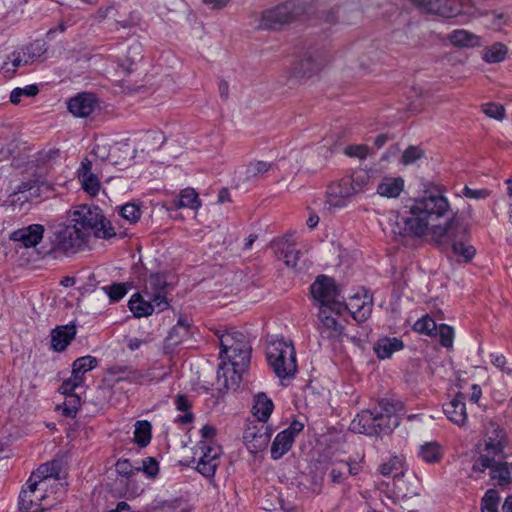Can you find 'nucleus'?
Returning <instances> with one entry per match:
<instances>
[{
    "label": "nucleus",
    "instance_id": "f257e3e1",
    "mask_svg": "<svg viewBox=\"0 0 512 512\" xmlns=\"http://www.w3.org/2000/svg\"><path fill=\"white\" fill-rule=\"evenodd\" d=\"M116 235L111 222L97 206L79 205L66 213L65 220L59 223L52 233L48 255L70 256L83 250L90 238L109 239Z\"/></svg>",
    "mask_w": 512,
    "mask_h": 512
},
{
    "label": "nucleus",
    "instance_id": "f03ea898",
    "mask_svg": "<svg viewBox=\"0 0 512 512\" xmlns=\"http://www.w3.org/2000/svg\"><path fill=\"white\" fill-rule=\"evenodd\" d=\"M402 403L387 398L377 400L371 409L362 410L350 424L353 432L367 436L388 435L400 424Z\"/></svg>",
    "mask_w": 512,
    "mask_h": 512
},
{
    "label": "nucleus",
    "instance_id": "7ed1b4c3",
    "mask_svg": "<svg viewBox=\"0 0 512 512\" xmlns=\"http://www.w3.org/2000/svg\"><path fill=\"white\" fill-rule=\"evenodd\" d=\"M451 212L448 199L441 193L429 194L414 202L410 207V215L402 217L399 224L405 235L423 237L431 227L436 226L434 221L447 216Z\"/></svg>",
    "mask_w": 512,
    "mask_h": 512
},
{
    "label": "nucleus",
    "instance_id": "20e7f679",
    "mask_svg": "<svg viewBox=\"0 0 512 512\" xmlns=\"http://www.w3.org/2000/svg\"><path fill=\"white\" fill-rule=\"evenodd\" d=\"M508 443L506 430L495 419L483 423V438L476 445L478 456L474 458L472 471L483 473L492 462V457H506L504 449Z\"/></svg>",
    "mask_w": 512,
    "mask_h": 512
},
{
    "label": "nucleus",
    "instance_id": "39448f33",
    "mask_svg": "<svg viewBox=\"0 0 512 512\" xmlns=\"http://www.w3.org/2000/svg\"><path fill=\"white\" fill-rule=\"evenodd\" d=\"M220 340V359H227L231 365L232 382L238 385L241 376L248 367L251 357V346L246 335L234 331L222 334Z\"/></svg>",
    "mask_w": 512,
    "mask_h": 512
},
{
    "label": "nucleus",
    "instance_id": "423d86ee",
    "mask_svg": "<svg viewBox=\"0 0 512 512\" xmlns=\"http://www.w3.org/2000/svg\"><path fill=\"white\" fill-rule=\"evenodd\" d=\"M266 356L274 373L281 380L294 377L297 372L296 352L293 343L276 340L267 347Z\"/></svg>",
    "mask_w": 512,
    "mask_h": 512
},
{
    "label": "nucleus",
    "instance_id": "0eeeda50",
    "mask_svg": "<svg viewBox=\"0 0 512 512\" xmlns=\"http://www.w3.org/2000/svg\"><path fill=\"white\" fill-rule=\"evenodd\" d=\"M303 12L304 8L298 0H288L264 10L258 28L264 30L280 29L282 26L293 22Z\"/></svg>",
    "mask_w": 512,
    "mask_h": 512
},
{
    "label": "nucleus",
    "instance_id": "6e6552de",
    "mask_svg": "<svg viewBox=\"0 0 512 512\" xmlns=\"http://www.w3.org/2000/svg\"><path fill=\"white\" fill-rule=\"evenodd\" d=\"M310 293L320 308L331 309L336 314L341 313L343 302L340 300V290L333 278L319 275L310 286Z\"/></svg>",
    "mask_w": 512,
    "mask_h": 512
},
{
    "label": "nucleus",
    "instance_id": "1a4fd4ad",
    "mask_svg": "<svg viewBox=\"0 0 512 512\" xmlns=\"http://www.w3.org/2000/svg\"><path fill=\"white\" fill-rule=\"evenodd\" d=\"M431 237L438 244L452 246L457 242L469 240V228L459 220L455 212L444 225L431 227Z\"/></svg>",
    "mask_w": 512,
    "mask_h": 512
},
{
    "label": "nucleus",
    "instance_id": "9d476101",
    "mask_svg": "<svg viewBox=\"0 0 512 512\" xmlns=\"http://www.w3.org/2000/svg\"><path fill=\"white\" fill-rule=\"evenodd\" d=\"M220 446L213 442L199 441L194 455L199 456L196 470L206 478H213L219 466Z\"/></svg>",
    "mask_w": 512,
    "mask_h": 512
},
{
    "label": "nucleus",
    "instance_id": "9b49d317",
    "mask_svg": "<svg viewBox=\"0 0 512 512\" xmlns=\"http://www.w3.org/2000/svg\"><path fill=\"white\" fill-rule=\"evenodd\" d=\"M47 498V490L40 486L35 488L30 485V480L22 487L19 498L18 508L20 512H42L53 504L44 505L43 501Z\"/></svg>",
    "mask_w": 512,
    "mask_h": 512
},
{
    "label": "nucleus",
    "instance_id": "f8f14e48",
    "mask_svg": "<svg viewBox=\"0 0 512 512\" xmlns=\"http://www.w3.org/2000/svg\"><path fill=\"white\" fill-rule=\"evenodd\" d=\"M272 436V430L263 422H251L247 425L243 439L251 453H258L267 448Z\"/></svg>",
    "mask_w": 512,
    "mask_h": 512
},
{
    "label": "nucleus",
    "instance_id": "ddd939ff",
    "mask_svg": "<svg viewBox=\"0 0 512 512\" xmlns=\"http://www.w3.org/2000/svg\"><path fill=\"white\" fill-rule=\"evenodd\" d=\"M304 429V424L300 421L294 420L290 425L279 432L271 444V458L279 460L282 458L293 446L296 436Z\"/></svg>",
    "mask_w": 512,
    "mask_h": 512
},
{
    "label": "nucleus",
    "instance_id": "4468645a",
    "mask_svg": "<svg viewBox=\"0 0 512 512\" xmlns=\"http://www.w3.org/2000/svg\"><path fill=\"white\" fill-rule=\"evenodd\" d=\"M167 277L163 272L151 273L146 280L145 293L156 304L157 310L163 311L168 308L167 301Z\"/></svg>",
    "mask_w": 512,
    "mask_h": 512
},
{
    "label": "nucleus",
    "instance_id": "2eb2a0df",
    "mask_svg": "<svg viewBox=\"0 0 512 512\" xmlns=\"http://www.w3.org/2000/svg\"><path fill=\"white\" fill-rule=\"evenodd\" d=\"M61 469L62 462L60 460H52L41 464L28 478L30 485L34 488L40 486L47 490L51 480L56 481L60 479Z\"/></svg>",
    "mask_w": 512,
    "mask_h": 512
},
{
    "label": "nucleus",
    "instance_id": "dca6fc26",
    "mask_svg": "<svg viewBox=\"0 0 512 512\" xmlns=\"http://www.w3.org/2000/svg\"><path fill=\"white\" fill-rule=\"evenodd\" d=\"M99 107V100L93 93L82 92L70 98L67 108L75 117L86 118Z\"/></svg>",
    "mask_w": 512,
    "mask_h": 512
},
{
    "label": "nucleus",
    "instance_id": "f3484780",
    "mask_svg": "<svg viewBox=\"0 0 512 512\" xmlns=\"http://www.w3.org/2000/svg\"><path fill=\"white\" fill-rule=\"evenodd\" d=\"M421 12L445 18L455 16L456 0H410Z\"/></svg>",
    "mask_w": 512,
    "mask_h": 512
},
{
    "label": "nucleus",
    "instance_id": "a211bd4d",
    "mask_svg": "<svg viewBox=\"0 0 512 512\" xmlns=\"http://www.w3.org/2000/svg\"><path fill=\"white\" fill-rule=\"evenodd\" d=\"M44 226L41 224H31L26 227L19 228L13 231L9 239L17 242L21 247L32 248L38 245L44 236Z\"/></svg>",
    "mask_w": 512,
    "mask_h": 512
},
{
    "label": "nucleus",
    "instance_id": "6ab92c4d",
    "mask_svg": "<svg viewBox=\"0 0 512 512\" xmlns=\"http://www.w3.org/2000/svg\"><path fill=\"white\" fill-rule=\"evenodd\" d=\"M272 248L277 257L282 259L287 267L297 269L300 251L296 248V244L290 236L274 240Z\"/></svg>",
    "mask_w": 512,
    "mask_h": 512
},
{
    "label": "nucleus",
    "instance_id": "aec40b11",
    "mask_svg": "<svg viewBox=\"0 0 512 512\" xmlns=\"http://www.w3.org/2000/svg\"><path fill=\"white\" fill-rule=\"evenodd\" d=\"M328 63L327 58L315 52L301 59L294 68V75L299 78H310L318 74Z\"/></svg>",
    "mask_w": 512,
    "mask_h": 512
},
{
    "label": "nucleus",
    "instance_id": "412c9836",
    "mask_svg": "<svg viewBox=\"0 0 512 512\" xmlns=\"http://www.w3.org/2000/svg\"><path fill=\"white\" fill-rule=\"evenodd\" d=\"M373 300L372 296L364 294L363 296L355 295L348 303L343 302L342 311L348 310L351 316L359 323L368 319L372 312Z\"/></svg>",
    "mask_w": 512,
    "mask_h": 512
},
{
    "label": "nucleus",
    "instance_id": "4be33fe9",
    "mask_svg": "<svg viewBox=\"0 0 512 512\" xmlns=\"http://www.w3.org/2000/svg\"><path fill=\"white\" fill-rule=\"evenodd\" d=\"M506 457H492L489 469L491 480L498 486L505 487L512 483V463L504 461Z\"/></svg>",
    "mask_w": 512,
    "mask_h": 512
},
{
    "label": "nucleus",
    "instance_id": "5701e85b",
    "mask_svg": "<svg viewBox=\"0 0 512 512\" xmlns=\"http://www.w3.org/2000/svg\"><path fill=\"white\" fill-rule=\"evenodd\" d=\"M464 400L465 396L459 392L452 400L443 405V412L448 420L458 426L465 425L467 421V412Z\"/></svg>",
    "mask_w": 512,
    "mask_h": 512
},
{
    "label": "nucleus",
    "instance_id": "b1692460",
    "mask_svg": "<svg viewBox=\"0 0 512 512\" xmlns=\"http://www.w3.org/2000/svg\"><path fill=\"white\" fill-rule=\"evenodd\" d=\"M353 196L351 187L344 185V177L336 183H332L327 190L326 204L329 208H341L347 204V200Z\"/></svg>",
    "mask_w": 512,
    "mask_h": 512
},
{
    "label": "nucleus",
    "instance_id": "393cba45",
    "mask_svg": "<svg viewBox=\"0 0 512 512\" xmlns=\"http://www.w3.org/2000/svg\"><path fill=\"white\" fill-rule=\"evenodd\" d=\"M91 169V161L85 158L78 170V178L83 190L90 196H96L100 191L101 184L97 176L91 172Z\"/></svg>",
    "mask_w": 512,
    "mask_h": 512
},
{
    "label": "nucleus",
    "instance_id": "a878e982",
    "mask_svg": "<svg viewBox=\"0 0 512 512\" xmlns=\"http://www.w3.org/2000/svg\"><path fill=\"white\" fill-rule=\"evenodd\" d=\"M335 311L331 309L320 308L319 319H320V331L321 334H325L327 338L338 339L343 333V325L340 324L337 319L332 315Z\"/></svg>",
    "mask_w": 512,
    "mask_h": 512
},
{
    "label": "nucleus",
    "instance_id": "bb28decb",
    "mask_svg": "<svg viewBox=\"0 0 512 512\" xmlns=\"http://www.w3.org/2000/svg\"><path fill=\"white\" fill-rule=\"evenodd\" d=\"M76 327L72 324L57 326L51 331V347L56 352L64 351L75 338Z\"/></svg>",
    "mask_w": 512,
    "mask_h": 512
},
{
    "label": "nucleus",
    "instance_id": "cd10ccee",
    "mask_svg": "<svg viewBox=\"0 0 512 512\" xmlns=\"http://www.w3.org/2000/svg\"><path fill=\"white\" fill-rule=\"evenodd\" d=\"M150 508L155 512H190L191 507L188 501L183 497H174L163 499L156 497L150 504Z\"/></svg>",
    "mask_w": 512,
    "mask_h": 512
},
{
    "label": "nucleus",
    "instance_id": "c85d7f7f",
    "mask_svg": "<svg viewBox=\"0 0 512 512\" xmlns=\"http://www.w3.org/2000/svg\"><path fill=\"white\" fill-rule=\"evenodd\" d=\"M448 40L458 48H474L481 45V38L465 29L453 30L448 35Z\"/></svg>",
    "mask_w": 512,
    "mask_h": 512
},
{
    "label": "nucleus",
    "instance_id": "c756f323",
    "mask_svg": "<svg viewBox=\"0 0 512 512\" xmlns=\"http://www.w3.org/2000/svg\"><path fill=\"white\" fill-rule=\"evenodd\" d=\"M191 323L185 316H180L177 323L171 328L167 336V340L171 345H179L188 340L192 336Z\"/></svg>",
    "mask_w": 512,
    "mask_h": 512
},
{
    "label": "nucleus",
    "instance_id": "7c9ffc66",
    "mask_svg": "<svg viewBox=\"0 0 512 512\" xmlns=\"http://www.w3.org/2000/svg\"><path fill=\"white\" fill-rule=\"evenodd\" d=\"M403 347V341L397 337H383L375 343L374 351L379 359H387L394 352L402 350Z\"/></svg>",
    "mask_w": 512,
    "mask_h": 512
},
{
    "label": "nucleus",
    "instance_id": "2f4dec72",
    "mask_svg": "<svg viewBox=\"0 0 512 512\" xmlns=\"http://www.w3.org/2000/svg\"><path fill=\"white\" fill-rule=\"evenodd\" d=\"M274 408V404L270 398L263 392L258 393L254 397L253 415L257 418L256 422L266 423Z\"/></svg>",
    "mask_w": 512,
    "mask_h": 512
},
{
    "label": "nucleus",
    "instance_id": "473e14b6",
    "mask_svg": "<svg viewBox=\"0 0 512 512\" xmlns=\"http://www.w3.org/2000/svg\"><path fill=\"white\" fill-rule=\"evenodd\" d=\"M404 189V180L401 177H384L377 186V193L387 198L398 197Z\"/></svg>",
    "mask_w": 512,
    "mask_h": 512
},
{
    "label": "nucleus",
    "instance_id": "72a5a7b5",
    "mask_svg": "<svg viewBox=\"0 0 512 512\" xmlns=\"http://www.w3.org/2000/svg\"><path fill=\"white\" fill-rule=\"evenodd\" d=\"M128 306L133 315L137 318L150 316L156 307V304L149 298L146 301L140 293H135L129 300Z\"/></svg>",
    "mask_w": 512,
    "mask_h": 512
},
{
    "label": "nucleus",
    "instance_id": "f704fd0d",
    "mask_svg": "<svg viewBox=\"0 0 512 512\" xmlns=\"http://www.w3.org/2000/svg\"><path fill=\"white\" fill-rule=\"evenodd\" d=\"M418 455L424 462L435 464L443 458L444 450L437 441H430L420 446Z\"/></svg>",
    "mask_w": 512,
    "mask_h": 512
},
{
    "label": "nucleus",
    "instance_id": "c9c22d12",
    "mask_svg": "<svg viewBox=\"0 0 512 512\" xmlns=\"http://www.w3.org/2000/svg\"><path fill=\"white\" fill-rule=\"evenodd\" d=\"M370 175L365 170L354 171L350 176L344 177V185H349L353 195L368 189Z\"/></svg>",
    "mask_w": 512,
    "mask_h": 512
},
{
    "label": "nucleus",
    "instance_id": "e433bc0d",
    "mask_svg": "<svg viewBox=\"0 0 512 512\" xmlns=\"http://www.w3.org/2000/svg\"><path fill=\"white\" fill-rule=\"evenodd\" d=\"M172 204L178 209L190 208L192 210H197L201 206V201L198 193H196L194 189L186 188L181 191L177 198L172 200Z\"/></svg>",
    "mask_w": 512,
    "mask_h": 512
},
{
    "label": "nucleus",
    "instance_id": "4c0bfd02",
    "mask_svg": "<svg viewBox=\"0 0 512 512\" xmlns=\"http://www.w3.org/2000/svg\"><path fill=\"white\" fill-rule=\"evenodd\" d=\"M508 54V48L501 42H496L483 50L482 59L489 64L503 62Z\"/></svg>",
    "mask_w": 512,
    "mask_h": 512
},
{
    "label": "nucleus",
    "instance_id": "58836bf2",
    "mask_svg": "<svg viewBox=\"0 0 512 512\" xmlns=\"http://www.w3.org/2000/svg\"><path fill=\"white\" fill-rule=\"evenodd\" d=\"M272 168V163L266 161H252L245 168L244 171H240L239 173H243L242 180L250 181L253 178L262 177Z\"/></svg>",
    "mask_w": 512,
    "mask_h": 512
},
{
    "label": "nucleus",
    "instance_id": "ea45409f",
    "mask_svg": "<svg viewBox=\"0 0 512 512\" xmlns=\"http://www.w3.org/2000/svg\"><path fill=\"white\" fill-rule=\"evenodd\" d=\"M152 425L146 420L137 421L134 430V442L140 447H146L152 437Z\"/></svg>",
    "mask_w": 512,
    "mask_h": 512
},
{
    "label": "nucleus",
    "instance_id": "a19ab883",
    "mask_svg": "<svg viewBox=\"0 0 512 512\" xmlns=\"http://www.w3.org/2000/svg\"><path fill=\"white\" fill-rule=\"evenodd\" d=\"M98 360L90 355L77 358L72 365L74 376L84 378V375L97 366Z\"/></svg>",
    "mask_w": 512,
    "mask_h": 512
},
{
    "label": "nucleus",
    "instance_id": "79ce46f5",
    "mask_svg": "<svg viewBox=\"0 0 512 512\" xmlns=\"http://www.w3.org/2000/svg\"><path fill=\"white\" fill-rule=\"evenodd\" d=\"M379 470L383 476L398 477L403 475V459L399 456H393L382 463Z\"/></svg>",
    "mask_w": 512,
    "mask_h": 512
},
{
    "label": "nucleus",
    "instance_id": "37998d69",
    "mask_svg": "<svg viewBox=\"0 0 512 512\" xmlns=\"http://www.w3.org/2000/svg\"><path fill=\"white\" fill-rule=\"evenodd\" d=\"M130 287V283H113L103 286L102 290L107 294L110 302H118L125 297Z\"/></svg>",
    "mask_w": 512,
    "mask_h": 512
},
{
    "label": "nucleus",
    "instance_id": "c03bdc74",
    "mask_svg": "<svg viewBox=\"0 0 512 512\" xmlns=\"http://www.w3.org/2000/svg\"><path fill=\"white\" fill-rule=\"evenodd\" d=\"M81 405V398L77 394L66 396L65 402L57 406L62 411V415L69 418H75Z\"/></svg>",
    "mask_w": 512,
    "mask_h": 512
},
{
    "label": "nucleus",
    "instance_id": "a18cd8bd",
    "mask_svg": "<svg viewBox=\"0 0 512 512\" xmlns=\"http://www.w3.org/2000/svg\"><path fill=\"white\" fill-rule=\"evenodd\" d=\"M413 329L420 334H425L428 336H433L436 335L437 333L436 322L429 315H425L422 318L418 319L415 322Z\"/></svg>",
    "mask_w": 512,
    "mask_h": 512
},
{
    "label": "nucleus",
    "instance_id": "49530a36",
    "mask_svg": "<svg viewBox=\"0 0 512 512\" xmlns=\"http://www.w3.org/2000/svg\"><path fill=\"white\" fill-rule=\"evenodd\" d=\"M499 494L495 489H489L481 500L482 512H498Z\"/></svg>",
    "mask_w": 512,
    "mask_h": 512
},
{
    "label": "nucleus",
    "instance_id": "de8ad7c7",
    "mask_svg": "<svg viewBox=\"0 0 512 512\" xmlns=\"http://www.w3.org/2000/svg\"><path fill=\"white\" fill-rule=\"evenodd\" d=\"M468 242L469 240H463L451 246L454 254L461 257L464 262H470L476 253L475 248Z\"/></svg>",
    "mask_w": 512,
    "mask_h": 512
},
{
    "label": "nucleus",
    "instance_id": "09e8293b",
    "mask_svg": "<svg viewBox=\"0 0 512 512\" xmlns=\"http://www.w3.org/2000/svg\"><path fill=\"white\" fill-rule=\"evenodd\" d=\"M24 54L32 64L35 60L39 59L46 51V44L43 41L36 40L24 48Z\"/></svg>",
    "mask_w": 512,
    "mask_h": 512
},
{
    "label": "nucleus",
    "instance_id": "8fccbe9b",
    "mask_svg": "<svg viewBox=\"0 0 512 512\" xmlns=\"http://www.w3.org/2000/svg\"><path fill=\"white\" fill-rule=\"evenodd\" d=\"M120 215L130 223H136L141 217V209L135 203H126L120 208Z\"/></svg>",
    "mask_w": 512,
    "mask_h": 512
},
{
    "label": "nucleus",
    "instance_id": "3c124183",
    "mask_svg": "<svg viewBox=\"0 0 512 512\" xmlns=\"http://www.w3.org/2000/svg\"><path fill=\"white\" fill-rule=\"evenodd\" d=\"M39 93V88L37 85H27L24 88H15L10 94V101L13 104H18L21 101V97L23 95L33 97Z\"/></svg>",
    "mask_w": 512,
    "mask_h": 512
},
{
    "label": "nucleus",
    "instance_id": "603ef678",
    "mask_svg": "<svg viewBox=\"0 0 512 512\" xmlns=\"http://www.w3.org/2000/svg\"><path fill=\"white\" fill-rule=\"evenodd\" d=\"M84 381V378H79L71 374L70 378L62 382L61 386L59 387V391L65 396L73 395L75 394V389L82 386L84 384Z\"/></svg>",
    "mask_w": 512,
    "mask_h": 512
},
{
    "label": "nucleus",
    "instance_id": "864d4df0",
    "mask_svg": "<svg viewBox=\"0 0 512 512\" xmlns=\"http://www.w3.org/2000/svg\"><path fill=\"white\" fill-rule=\"evenodd\" d=\"M424 156V151L418 146H409L406 148L401 157L403 165H411Z\"/></svg>",
    "mask_w": 512,
    "mask_h": 512
},
{
    "label": "nucleus",
    "instance_id": "5fc2aeb1",
    "mask_svg": "<svg viewBox=\"0 0 512 512\" xmlns=\"http://www.w3.org/2000/svg\"><path fill=\"white\" fill-rule=\"evenodd\" d=\"M344 154L348 157L365 159L370 154V148L365 144L348 145L344 149Z\"/></svg>",
    "mask_w": 512,
    "mask_h": 512
},
{
    "label": "nucleus",
    "instance_id": "6e6d98bb",
    "mask_svg": "<svg viewBox=\"0 0 512 512\" xmlns=\"http://www.w3.org/2000/svg\"><path fill=\"white\" fill-rule=\"evenodd\" d=\"M437 332L439 334L441 345L447 348L452 347L454 340L453 328L447 324H441L437 327Z\"/></svg>",
    "mask_w": 512,
    "mask_h": 512
},
{
    "label": "nucleus",
    "instance_id": "4d7b16f0",
    "mask_svg": "<svg viewBox=\"0 0 512 512\" xmlns=\"http://www.w3.org/2000/svg\"><path fill=\"white\" fill-rule=\"evenodd\" d=\"M115 470L118 475L129 478L135 472H139L140 467H133L128 459H119L115 464Z\"/></svg>",
    "mask_w": 512,
    "mask_h": 512
},
{
    "label": "nucleus",
    "instance_id": "13d9d810",
    "mask_svg": "<svg viewBox=\"0 0 512 512\" xmlns=\"http://www.w3.org/2000/svg\"><path fill=\"white\" fill-rule=\"evenodd\" d=\"M29 64H31L30 60L27 58V56H25L24 53H23V55H20V54L16 55L15 53H13L11 68L8 67V63H5L4 66L2 67V69L4 70L5 74L11 73L10 77H12L18 67L26 66Z\"/></svg>",
    "mask_w": 512,
    "mask_h": 512
},
{
    "label": "nucleus",
    "instance_id": "bf43d9fd",
    "mask_svg": "<svg viewBox=\"0 0 512 512\" xmlns=\"http://www.w3.org/2000/svg\"><path fill=\"white\" fill-rule=\"evenodd\" d=\"M483 112L490 118L502 120L505 116L503 105L498 103H487L482 106Z\"/></svg>",
    "mask_w": 512,
    "mask_h": 512
},
{
    "label": "nucleus",
    "instance_id": "052dcab7",
    "mask_svg": "<svg viewBox=\"0 0 512 512\" xmlns=\"http://www.w3.org/2000/svg\"><path fill=\"white\" fill-rule=\"evenodd\" d=\"M59 156V150L52 149L49 151H41L38 153L36 162L37 166L47 167L53 160H55Z\"/></svg>",
    "mask_w": 512,
    "mask_h": 512
},
{
    "label": "nucleus",
    "instance_id": "680f3d73",
    "mask_svg": "<svg viewBox=\"0 0 512 512\" xmlns=\"http://www.w3.org/2000/svg\"><path fill=\"white\" fill-rule=\"evenodd\" d=\"M140 471H143L150 478H154L159 473L158 462L153 457H147L143 460V465L140 467Z\"/></svg>",
    "mask_w": 512,
    "mask_h": 512
},
{
    "label": "nucleus",
    "instance_id": "e2e57ef3",
    "mask_svg": "<svg viewBox=\"0 0 512 512\" xmlns=\"http://www.w3.org/2000/svg\"><path fill=\"white\" fill-rule=\"evenodd\" d=\"M462 194L470 199H483L489 196V191L487 189H471L468 186H465L462 190Z\"/></svg>",
    "mask_w": 512,
    "mask_h": 512
},
{
    "label": "nucleus",
    "instance_id": "0e129e2a",
    "mask_svg": "<svg viewBox=\"0 0 512 512\" xmlns=\"http://www.w3.org/2000/svg\"><path fill=\"white\" fill-rule=\"evenodd\" d=\"M174 403H175L176 409L179 411H182V412L189 411L192 406L191 402L189 401L187 396L184 394L176 395Z\"/></svg>",
    "mask_w": 512,
    "mask_h": 512
},
{
    "label": "nucleus",
    "instance_id": "69168bd1",
    "mask_svg": "<svg viewBox=\"0 0 512 512\" xmlns=\"http://www.w3.org/2000/svg\"><path fill=\"white\" fill-rule=\"evenodd\" d=\"M202 440L212 442V439L216 435V429L211 425H204L200 430Z\"/></svg>",
    "mask_w": 512,
    "mask_h": 512
},
{
    "label": "nucleus",
    "instance_id": "338daca9",
    "mask_svg": "<svg viewBox=\"0 0 512 512\" xmlns=\"http://www.w3.org/2000/svg\"><path fill=\"white\" fill-rule=\"evenodd\" d=\"M35 183L36 182L33 180L23 181L19 185L16 186L14 192L15 193H24V192L30 191L35 186Z\"/></svg>",
    "mask_w": 512,
    "mask_h": 512
},
{
    "label": "nucleus",
    "instance_id": "774afa93",
    "mask_svg": "<svg viewBox=\"0 0 512 512\" xmlns=\"http://www.w3.org/2000/svg\"><path fill=\"white\" fill-rule=\"evenodd\" d=\"M331 481L335 484H340L345 480V473L342 471L333 468L330 472Z\"/></svg>",
    "mask_w": 512,
    "mask_h": 512
}]
</instances>
